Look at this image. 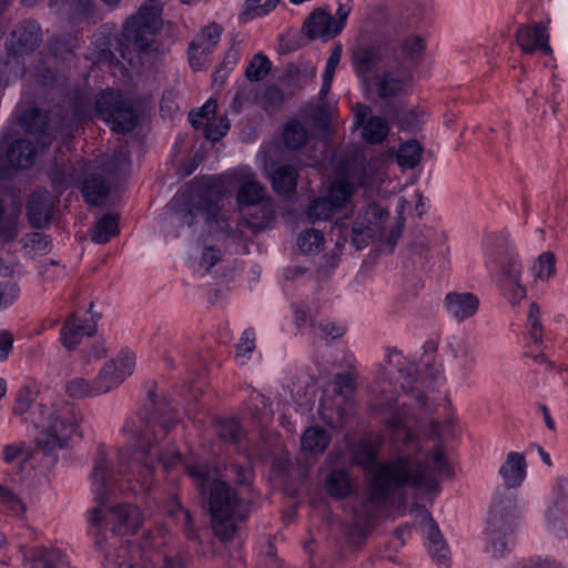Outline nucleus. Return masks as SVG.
I'll return each mask as SVG.
<instances>
[{
  "instance_id": "23",
  "label": "nucleus",
  "mask_w": 568,
  "mask_h": 568,
  "mask_svg": "<svg viewBox=\"0 0 568 568\" xmlns=\"http://www.w3.org/2000/svg\"><path fill=\"white\" fill-rule=\"evenodd\" d=\"M422 526L432 559L437 565L446 567L449 561V549L432 514L425 509L422 510Z\"/></svg>"
},
{
  "instance_id": "56",
  "label": "nucleus",
  "mask_w": 568,
  "mask_h": 568,
  "mask_svg": "<svg viewBox=\"0 0 568 568\" xmlns=\"http://www.w3.org/2000/svg\"><path fill=\"white\" fill-rule=\"evenodd\" d=\"M334 392L344 398H348L355 390V381L351 373H338L335 375Z\"/></svg>"
},
{
  "instance_id": "32",
  "label": "nucleus",
  "mask_w": 568,
  "mask_h": 568,
  "mask_svg": "<svg viewBox=\"0 0 568 568\" xmlns=\"http://www.w3.org/2000/svg\"><path fill=\"white\" fill-rule=\"evenodd\" d=\"M298 180L297 169L292 164H282L277 166L272 175V186L280 195H288L296 189Z\"/></svg>"
},
{
  "instance_id": "14",
  "label": "nucleus",
  "mask_w": 568,
  "mask_h": 568,
  "mask_svg": "<svg viewBox=\"0 0 568 568\" xmlns=\"http://www.w3.org/2000/svg\"><path fill=\"white\" fill-rule=\"evenodd\" d=\"M367 36L368 31L362 28L348 47L351 68L359 85L378 72L384 60V38L379 34L381 39L368 40Z\"/></svg>"
},
{
  "instance_id": "44",
  "label": "nucleus",
  "mask_w": 568,
  "mask_h": 568,
  "mask_svg": "<svg viewBox=\"0 0 568 568\" xmlns=\"http://www.w3.org/2000/svg\"><path fill=\"white\" fill-rule=\"evenodd\" d=\"M336 207L325 196H320L313 200L306 210V216L312 222L325 221L333 216L336 212Z\"/></svg>"
},
{
  "instance_id": "33",
  "label": "nucleus",
  "mask_w": 568,
  "mask_h": 568,
  "mask_svg": "<svg viewBox=\"0 0 568 568\" xmlns=\"http://www.w3.org/2000/svg\"><path fill=\"white\" fill-rule=\"evenodd\" d=\"M324 487L326 493L336 499L348 496L353 490L348 473L338 468L327 474Z\"/></svg>"
},
{
  "instance_id": "49",
  "label": "nucleus",
  "mask_w": 568,
  "mask_h": 568,
  "mask_svg": "<svg viewBox=\"0 0 568 568\" xmlns=\"http://www.w3.org/2000/svg\"><path fill=\"white\" fill-rule=\"evenodd\" d=\"M323 244L324 235L321 231L315 229L303 231L297 239V245L305 254L318 253Z\"/></svg>"
},
{
  "instance_id": "54",
  "label": "nucleus",
  "mask_w": 568,
  "mask_h": 568,
  "mask_svg": "<svg viewBox=\"0 0 568 568\" xmlns=\"http://www.w3.org/2000/svg\"><path fill=\"white\" fill-rule=\"evenodd\" d=\"M556 257L551 252H545L532 266L534 275L539 280H548L555 272Z\"/></svg>"
},
{
  "instance_id": "26",
  "label": "nucleus",
  "mask_w": 568,
  "mask_h": 568,
  "mask_svg": "<svg viewBox=\"0 0 568 568\" xmlns=\"http://www.w3.org/2000/svg\"><path fill=\"white\" fill-rule=\"evenodd\" d=\"M499 474L504 479L505 486L496 490L494 498L503 489L516 495L511 489L519 487L526 477V460L524 455L517 452H510L505 463L501 465ZM515 497L517 498V496Z\"/></svg>"
},
{
  "instance_id": "48",
  "label": "nucleus",
  "mask_w": 568,
  "mask_h": 568,
  "mask_svg": "<svg viewBox=\"0 0 568 568\" xmlns=\"http://www.w3.org/2000/svg\"><path fill=\"white\" fill-rule=\"evenodd\" d=\"M65 393L72 398H85L98 396L93 381H87L83 377H74L67 382Z\"/></svg>"
},
{
  "instance_id": "60",
  "label": "nucleus",
  "mask_w": 568,
  "mask_h": 568,
  "mask_svg": "<svg viewBox=\"0 0 568 568\" xmlns=\"http://www.w3.org/2000/svg\"><path fill=\"white\" fill-rule=\"evenodd\" d=\"M74 16L81 21L97 19L98 11L94 0H77Z\"/></svg>"
},
{
  "instance_id": "21",
  "label": "nucleus",
  "mask_w": 568,
  "mask_h": 568,
  "mask_svg": "<svg viewBox=\"0 0 568 568\" xmlns=\"http://www.w3.org/2000/svg\"><path fill=\"white\" fill-rule=\"evenodd\" d=\"M516 42L526 54H532L537 51L544 54H551L549 45V34L542 23L521 24L516 31Z\"/></svg>"
},
{
  "instance_id": "24",
  "label": "nucleus",
  "mask_w": 568,
  "mask_h": 568,
  "mask_svg": "<svg viewBox=\"0 0 568 568\" xmlns=\"http://www.w3.org/2000/svg\"><path fill=\"white\" fill-rule=\"evenodd\" d=\"M22 554L29 568H70L67 556L57 548H24Z\"/></svg>"
},
{
  "instance_id": "38",
  "label": "nucleus",
  "mask_w": 568,
  "mask_h": 568,
  "mask_svg": "<svg viewBox=\"0 0 568 568\" xmlns=\"http://www.w3.org/2000/svg\"><path fill=\"white\" fill-rule=\"evenodd\" d=\"M116 234H119L118 217L112 214H104L91 230V240L97 244H105Z\"/></svg>"
},
{
  "instance_id": "15",
  "label": "nucleus",
  "mask_w": 568,
  "mask_h": 568,
  "mask_svg": "<svg viewBox=\"0 0 568 568\" xmlns=\"http://www.w3.org/2000/svg\"><path fill=\"white\" fill-rule=\"evenodd\" d=\"M110 526L112 532L118 536L134 534L142 525L143 516L140 509L131 504H119L111 507L103 515L100 507H94L88 513V523L100 530L102 523Z\"/></svg>"
},
{
  "instance_id": "29",
  "label": "nucleus",
  "mask_w": 568,
  "mask_h": 568,
  "mask_svg": "<svg viewBox=\"0 0 568 568\" xmlns=\"http://www.w3.org/2000/svg\"><path fill=\"white\" fill-rule=\"evenodd\" d=\"M81 193L88 204L100 206L109 197L110 184L102 174H89L82 183Z\"/></svg>"
},
{
  "instance_id": "62",
  "label": "nucleus",
  "mask_w": 568,
  "mask_h": 568,
  "mask_svg": "<svg viewBox=\"0 0 568 568\" xmlns=\"http://www.w3.org/2000/svg\"><path fill=\"white\" fill-rule=\"evenodd\" d=\"M0 503L6 505L16 514L26 511V505L19 499V497L11 489L2 485H0Z\"/></svg>"
},
{
  "instance_id": "27",
  "label": "nucleus",
  "mask_w": 568,
  "mask_h": 568,
  "mask_svg": "<svg viewBox=\"0 0 568 568\" xmlns=\"http://www.w3.org/2000/svg\"><path fill=\"white\" fill-rule=\"evenodd\" d=\"M305 34L311 38H334L339 34L336 31L335 17L327 10L317 8L311 12L303 24Z\"/></svg>"
},
{
  "instance_id": "5",
  "label": "nucleus",
  "mask_w": 568,
  "mask_h": 568,
  "mask_svg": "<svg viewBox=\"0 0 568 568\" xmlns=\"http://www.w3.org/2000/svg\"><path fill=\"white\" fill-rule=\"evenodd\" d=\"M227 192L225 183L219 176L193 181L187 193L183 195L181 223L192 226L203 221L210 232L239 239L237 233L231 229L224 211V197Z\"/></svg>"
},
{
  "instance_id": "3",
  "label": "nucleus",
  "mask_w": 568,
  "mask_h": 568,
  "mask_svg": "<svg viewBox=\"0 0 568 568\" xmlns=\"http://www.w3.org/2000/svg\"><path fill=\"white\" fill-rule=\"evenodd\" d=\"M424 13L418 0H402L393 12L383 4L371 9L367 20L374 24L385 41H395L403 59L414 65L419 64L426 53L427 39L416 29Z\"/></svg>"
},
{
  "instance_id": "52",
  "label": "nucleus",
  "mask_w": 568,
  "mask_h": 568,
  "mask_svg": "<svg viewBox=\"0 0 568 568\" xmlns=\"http://www.w3.org/2000/svg\"><path fill=\"white\" fill-rule=\"evenodd\" d=\"M215 112L216 102L209 100L199 111L190 112L189 120L195 129L203 128L205 130L206 124L214 120Z\"/></svg>"
},
{
  "instance_id": "18",
  "label": "nucleus",
  "mask_w": 568,
  "mask_h": 568,
  "mask_svg": "<svg viewBox=\"0 0 568 568\" xmlns=\"http://www.w3.org/2000/svg\"><path fill=\"white\" fill-rule=\"evenodd\" d=\"M134 366L135 356L130 352H122L116 358L105 362L93 379L98 395L118 387L133 373Z\"/></svg>"
},
{
  "instance_id": "8",
  "label": "nucleus",
  "mask_w": 568,
  "mask_h": 568,
  "mask_svg": "<svg viewBox=\"0 0 568 568\" xmlns=\"http://www.w3.org/2000/svg\"><path fill=\"white\" fill-rule=\"evenodd\" d=\"M520 507L514 494L503 489L494 498L487 521L486 552L504 557L514 545L513 531L520 518Z\"/></svg>"
},
{
  "instance_id": "13",
  "label": "nucleus",
  "mask_w": 568,
  "mask_h": 568,
  "mask_svg": "<svg viewBox=\"0 0 568 568\" xmlns=\"http://www.w3.org/2000/svg\"><path fill=\"white\" fill-rule=\"evenodd\" d=\"M98 116L105 121L116 133L132 132L139 122L138 112L130 98L120 91H102L95 101Z\"/></svg>"
},
{
  "instance_id": "28",
  "label": "nucleus",
  "mask_w": 568,
  "mask_h": 568,
  "mask_svg": "<svg viewBox=\"0 0 568 568\" xmlns=\"http://www.w3.org/2000/svg\"><path fill=\"white\" fill-rule=\"evenodd\" d=\"M95 322L89 323L87 320L78 318L74 314L70 315L60 333V341L62 345L69 349H74L81 342L84 335L92 336L95 334Z\"/></svg>"
},
{
  "instance_id": "10",
  "label": "nucleus",
  "mask_w": 568,
  "mask_h": 568,
  "mask_svg": "<svg viewBox=\"0 0 568 568\" xmlns=\"http://www.w3.org/2000/svg\"><path fill=\"white\" fill-rule=\"evenodd\" d=\"M166 530L162 527L144 531L138 547L121 544L105 550L104 568H155V560L166 551Z\"/></svg>"
},
{
  "instance_id": "46",
  "label": "nucleus",
  "mask_w": 568,
  "mask_h": 568,
  "mask_svg": "<svg viewBox=\"0 0 568 568\" xmlns=\"http://www.w3.org/2000/svg\"><path fill=\"white\" fill-rule=\"evenodd\" d=\"M283 140L288 149L298 150L307 140V131L298 121H291L283 131Z\"/></svg>"
},
{
  "instance_id": "17",
  "label": "nucleus",
  "mask_w": 568,
  "mask_h": 568,
  "mask_svg": "<svg viewBox=\"0 0 568 568\" xmlns=\"http://www.w3.org/2000/svg\"><path fill=\"white\" fill-rule=\"evenodd\" d=\"M156 18L148 6L141 7L138 14L126 21L123 28L124 40L138 51H146L154 42Z\"/></svg>"
},
{
  "instance_id": "9",
  "label": "nucleus",
  "mask_w": 568,
  "mask_h": 568,
  "mask_svg": "<svg viewBox=\"0 0 568 568\" xmlns=\"http://www.w3.org/2000/svg\"><path fill=\"white\" fill-rule=\"evenodd\" d=\"M413 80L412 71L402 63L383 69L361 87L365 98L378 104L384 114L396 116L397 103L410 93Z\"/></svg>"
},
{
  "instance_id": "40",
  "label": "nucleus",
  "mask_w": 568,
  "mask_h": 568,
  "mask_svg": "<svg viewBox=\"0 0 568 568\" xmlns=\"http://www.w3.org/2000/svg\"><path fill=\"white\" fill-rule=\"evenodd\" d=\"M22 125L31 134H39L42 142L47 140L48 115L37 108L27 110L22 115Z\"/></svg>"
},
{
  "instance_id": "59",
  "label": "nucleus",
  "mask_w": 568,
  "mask_h": 568,
  "mask_svg": "<svg viewBox=\"0 0 568 568\" xmlns=\"http://www.w3.org/2000/svg\"><path fill=\"white\" fill-rule=\"evenodd\" d=\"M28 458L29 453L26 450L23 443L6 445L3 448V460L7 464L27 462Z\"/></svg>"
},
{
  "instance_id": "2",
  "label": "nucleus",
  "mask_w": 568,
  "mask_h": 568,
  "mask_svg": "<svg viewBox=\"0 0 568 568\" xmlns=\"http://www.w3.org/2000/svg\"><path fill=\"white\" fill-rule=\"evenodd\" d=\"M372 407L382 415L393 440L402 442L403 449L393 462L381 463L373 470L368 498L357 510H363L364 520L375 517V508L386 505L392 488L407 486L429 494L438 490L439 475L452 474L442 447H436L430 455L422 452L418 438L408 427L413 414L406 403L400 404L398 399L383 397Z\"/></svg>"
},
{
  "instance_id": "34",
  "label": "nucleus",
  "mask_w": 568,
  "mask_h": 568,
  "mask_svg": "<svg viewBox=\"0 0 568 568\" xmlns=\"http://www.w3.org/2000/svg\"><path fill=\"white\" fill-rule=\"evenodd\" d=\"M246 224L254 231L261 232L267 229L275 219V214L271 205H256L252 209L241 211Z\"/></svg>"
},
{
  "instance_id": "31",
  "label": "nucleus",
  "mask_w": 568,
  "mask_h": 568,
  "mask_svg": "<svg viewBox=\"0 0 568 568\" xmlns=\"http://www.w3.org/2000/svg\"><path fill=\"white\" fill-rule=\"evenodd\" d=\"M36 148L27 139L13 141L7 150V161L13 169H28L34 162Z\"/></svg>"
},
{
  "instance_id": "47",
  "label": "nucleus",
  "mask_w": 568,
  "mask_h": 568,
  "mask_svg": "<svg viewBox=\"0 0 568 568\" xmlns=\"http://www.w3.org/2000/svg\"><path fill=\"white\" fill-rule=\"evenodd\" d=\"M246 406L251 417L255 420H260L272 415L270 399L256 390H252L250 393Z\"/></svg>"
},
{
  "instance_id": "43",
  "label": "nucleus",
  "mask_w": 568,
  "mask_h": 568,
  "mask_svg": "<svg viewBox=\"0 0 568 568\" xmlns=\"http://www.w3.org/2000/svg\"><path fill=\"white\" fill-rule=\"evenodd\" d=\"M215 433L223 442L237 444L244 436V432L240 422L236 418L220 419L215 424Z\"/></svg>"
},
{
  "instance_id": "7",
  "label": "nucleus",
  "mask_w": 568,
  "mask_h": 568,
  "mask_svg": "<svg viewBox=\"0 0 568 568\" xmlns=\"http://www.w3.org/2000/svg\"><path fill=\"white\" fill-rule=\"evenodd\" d=\"M484 254L488 267L499 270L497 281L503 295L513 305L526 296L520 284L521 264L509 241L507 231L488 233L484 239Z\"/></svg>"
},
{
  "instance_id": "25",
  "label": "nucleus",
  "mask_w": 568,
  "mask_h": 568,
  "mask_svg": "<svg viewBox=\"0 0 568 568\" xmlns=\"http://www.w3.org/2000/svg\"><path fill=\"white\" fill-rule=\"evenodd\" d=\"M444 307L453 318L463 322L477 313L479 300L470 292H450L444 298Z\"/></svg>"
},
{
  "instance_id": "42",
  "label": "nucleus",
  "mask_w": 568,
  "mask_h": 568,
  "mask_svg": "<svg viewBox=\"0 0 568 568\" xmlns=\"http://www.w3.org/2000/svg\"><path fill=\"white\" fill-rule=\"evenodd\" d=\"M477 342L470 337L459 339L456 345H452V354L455 358L463 361L464 371L470 369L476 364Z\"/></svg>"
},
{
  "instance_id": "63",
  "label": "nucleus",
  "mask_w": 568,
  "mask_h": 568,
  "mask_svg": "<svg viewBox=\"0 0 568 568\" xmlns=\"http://www.w3.org/2000/svg\"><path fill=\"white\" fill-rule=\"evenodd\" d=\"M229 129L230 123L226 119H221L219 123L212 120L206 124L204 135L209 141L216 142L227 133Z\"/></svg>"
},
{
  "instance_id": "22",
  "label": "nucleus",
  "mask_w": 568,
  "mask_h": 568,
  "mask_svg": "<svg viewBox=\"0 0 568 568\" xmlns=\"http://www.w3.org/2000/svg\"><path fill=\"white\" fill-rule=\"evenodd\" d=\"M55 206L52 194L44 189H37L31 193L27 204V214L30 224L41 229L49 224Z\"/></svg>"
},
{
  "instance_id": "53",
  "label": "nucleus",
  "mask_w": 568,
  "mask_h": 568,
  "mask_svg": "<svg viewBox=\"0 0 568 568\" xmlns=\"http://www.w3.org/2000/svg\"><path fill=\"white\" fill-rule=\"evenodd\" d=\"M376 459L375 448L369 443L361 442L353 447L354 463L369 468L375 465Z\"/></svg>"
},
{
  "instance_id": "6",
  "label": "nucleus",
  "mask_w": 568,
  "mask_h": 568,
  "mask_svg": "<svg viewBox=\"0 0 568 568\" xmlns=\"http://www.w3.org/2000/svg\"><path fill=\"white\" fill-rule=\"evenodd\" d=\"M32 416L27 417L34 428H40L36 437L37 447L45 455L67 447L72 435L78 434L83 422V415L72 403L58 400L38 403L32 409Z\"/></svg>"
},
{
  "instance_id": "20",
  "label": "nucleus",
  "mask_w": 568,
  "mask_h": 568,
  "mask_svg": "<svg viewBox=\"0 0 568 568\" xmlns=\"http://www.w3.org/2000/svg\"><path fill=\"white\" fill-rule=\"evenodd\" d=\"M354 126L363 128L362 135L371 144L382 143L389 132L388 122L382 116H367L371 113V106L364 103H356L353 109Z\"/></svg>"
},
{
  "instance_id": "16",
  "label": "nucleus",
  "mask_w": 568,
  "mask_h": 568,
  "mask_svg": "<svg viewBox=\"0 0 568 568\" xmlns=\"http://www.w3.org/2000/svg\"><path fill=\"white\" fill-rule=\"evenodd\" d=\"M545 528L556 538H568V478L558 477L544 513Z\"/></svg>"
},
{
  "instance_id": "11",
  "label": "nucleus",
  "mask_w": 568,
  "mask_h": 568,
  "mask_svg": "<svg viewBox=\"0 0 568 568\" xmlns=\"http://www.w3.org/2000/svg\"><path fill=\"white\" fill-rule=\"evenodd\" d=\"M42 42V30L37 20L21 21L6 40V54L0 57V77L7 82L26 73L24 54L32 53Z\"/></svg>"
},
{
  "instance_id": "58",
  "label": "nucleus",
  "mask_w": 568,
  "mask_h": 568,
  "mask_svg": "<svg viewBox=\"0 0 568 568\" xmlns=\"http://www.w3.org/2000/svg\"><path fill=\"white\" fill-rule=\"evenodd\" d=\"M314 334L321 338L336 339L344 335V327L336 325L334 322H320L314 325Z\"/></svg>"
},
{
  "instance_id": "41",
  "label": "nucleus",
  "mask_w": 568,
  "mask_h": 568,
  "mask_svg": "<svg viewBox=\"0 0 568 568\" xmlns=\"http://www.w3.org/2000/svg\"><path fill=\"white\" fill-rule=\"evenodd\" d=\"M168 515L173 517L182 527L189 540L199 538L193 519L189 509L184 508L178 500L173 499L168 508Z\"/></svg>"
},
{
  "instance_id": "1",
  "label": "nucleus",
  "mask_w": 568,
  "mask_h": 568,
  "mask_svg": "<svg viewBox=\"0 0 568 568\" xmlns=\"http://www.w3.org/2000/svg\"><path fill=\"white\" fill-rule=\"evenodd\" d=\"M148 399L151 410L144 425L136 426L133 422H126L123 426V432L134 440L132 457H128L121 449L104 445H99L97 449L90 481L94 498L101 505L113 494L120 477L126 480L128 489L133 495L145 494L153 486L156 464L170 471L182 463L181 454L164 453L156 448L159 440L179 423V417L165 400H156L153 389L148 392Z\"/></svg>"
},
{
  "instance_id": "36",
  "label": "nucleus",
  "mask_w": 568,
  "mask_h": 568,
  "mask_svg": "<svg viewBox=\"0 0 568 568\" xmlns=\"http://www.w3.org/2000/svg\"><path fill=\"white\" fill-rule=\"evenodd\" d=\"M329 443V433L320 426L308 427L301 438L302 449L311 454L323 453Z\"/></svg>"
},
{
  "instance_id": "12",
  "label": "nucleus",
  "mask_w": 568,
  "mask_h": 568,
  "mask_svg": "<svg viewBox=\"0 0 568 568\" xmlns=\"http://www.w3.org/2000/svg\"><path fill=\"white\" fill-rule=\"evenodd\" d=\"M388 215L385 207L376 202H368L359 211L351 232L346 223L336 222L331 230L332 236L336 237V245L342 246L351 235L352 245L356 250H363L379 235Z\"/></svg>"
},
{
  "instance_id": "61",
  "label": "nucleus",
  "mask_w": 568,
  "mask_h": 568,
  "mask_svg": "<svg viewBox=\"0 0 568 568\" xmlns=\"http://www.w3.org/2000/svg\"><path fill=\"white\" fill-rule=\"evenodd\" d=\"M20 288L12 282H0V310L12 305L18 298Z\"/></svg>"
},
{
  "instance_id": "30",
  "label": "nucleus",
  "mask_w": 568,
  "mask_h": 568,
  "mask_svg": "<svg viewBox=\"0 0 568 568\" xmlns=\"http://www.w3.org/2000/svg\"><path fill=\"white\" fill-rule=\"evenodd\" d=\"M265 197V187L254 175L244 178L237 189L236 201L241 211L260 205Z\"/></svg>"
},
{
  "instance_id": "35",
  "label": "nucleus",
  "mask_w": 568,
  "mask_h": 568,
  "mask_svg": "<svg viewBox=\"0 0 568 568\" xmlns=\"http://www.w3.org/2000/svg\"><path fill=\"white\" fill-rule=\"evenodd\" d=\"M225 478L237 486L250 487L254 480V470L248 460L231 459L225 464Z\"/></svg>"
},
{
  "instance_id": "37",
  "label": "nucleus",
  "mask_w": 568,
  "mask_h": 568,
  "mask_svg": "<svg viewBox=\"0 0 568 568\" xmlns=\"http://www.w3.org/2000/svg\"><path fill=\"white\" fill-rule=\"evenodd\" d=\"M223 28L217 23L204 27L191 41L192 49H201V54H209L221 39Z\"/></svg>"
},
{
  "instance_id": "57",
  "label": "nucleus",
  "mask_w": 568,
  "mask_h": 568,
  "mask_svg": "<svg viewBox=\"0 0 568 568\" xmlns=\"http://www.w3.org/2000/svg\"><path fill=\"white\" fill-rule=\"evenodd\" d=\"M24 245L39 254H47L51 250L50 237L40 232H33L27 235Z\"/></svg>"
},
{
  "instance_id": "39",
  "label": "nucleus",
  "mask_w": 568,
  "mask_h": 568,
  "mask_svg": "<svg viewBox=\"0 0 568 568\" xmlns=\"http://www.w3.org/2000/svg\"><path fill=\"white\" fill-rule=\"evenodd\" d=\"M36 393L29 386H22L17 392L12 412L16 416H20L22 422L30 423L27 417H32V409L38 404L34 403Z\"/></svg>"
},
{
  "instance_id": "50",
  "label": "nucleus",
  "mask_w": 568,
  "mask_h": 568,
  "mask_svg": "<svg viewBox=\"0 0 568 568\" xmlns=\"http://www.w3.org/2000/svg\"><path fill=\"white\" fill-rule=\"evenodd\" d=\"M353 186L345 180H337L333 182L328 189V193L325 196L334 204L338 210L352 197Z\"/></svg>"
},
{
  "instance_id": "51",
  "label": "nucleus",
  "mask_w": 568,
  "mask_h": 568,
  "mask_svg": "<svg viewBox=\"0 0 568 568\" xmlns=\"http://www.w3.org/2000/svg\"><path fill=\"white\" fill-rule=\"evenodd\" d=\"M270 70L271 62L268 58L262 53H257L247 65L245 75L250 81L257 82L265 78Z\"/></svg>"
},
{
  "instance_id": "19",
  "label": "nucleus",
  "mask_w": 568,
  "mask_h": 568,
  "mask_svg": "<svg viewBox=\"0 0 568 568\" xmlns=\"http://www.w3.org/2000/svg\"><path fill=\"white\" fill-rule=\"evenodd\" d=\"M387 363L398 372L399 378L403 379L400 382V388L403 392L416 402L418 408L428 410V398L417 384L415 378V366L397 349L388 351Z\"/></svg>"
},
{
  "instance_id": "64",
  "label": "nucleus",
  "mask_w": 568,
  "mask_h": 568,
  "mask_svg": "<svg viewBox=\"0 0 568 568\" xmlns=\"http://www.w3.org/2000/svg\"><path fill=\"white\" fill-rule=\"evenodd\" d=\"M159 568H185L184 557L178 552H165L155 560Z\"/></svg>"
},
{
  "instance_id": "55",
  "label": "nucleus",
  "mask_w": 568,
  "mask_h": 568,
  "mask_svg": "<svg viewBox=\"0 0 568 568\" xmlns=\"http://www.w3.org/2000/svg\"><path fill=\"white\" fill-rule=\"evenodd\" d=\"M281 0H245L243 14L248 18L262 17L272 11Z\"/></svg>"
},
{
  "instance_id": "45",
  "label": "nucleus",
  "mask_w": 568,
  "mask_h": 568,
  "mask_svg": "<svg viewBox=\"0 0 568 568\" xmlns=\"http://www.w3.org/2000/svg\"><path fill=\"white\" fill-rule=\"evenodd\" d=\"M423 148L415 140H409L402 144L397 152V162L403 168L413 169L422 159Z\"/></svg>"
},
{
  "instance_id": "4",
  "label": "nucleus",
  "mask_w": 568,
  "mask_h": 568,
  "mask_svg": "<svg viewBox=\"0 0 568 568\" xmlns=\"http://www.w3.org/2000/svg\"><path fill=\"white\" fill-rule=\"evenodd\" d=\"M186 474L202 491H209V510L214 535L222 541L232 539L239 523L248 517V505L226 481L215 479L203 464H185Z\"/></svg>"
}]
</instances>
